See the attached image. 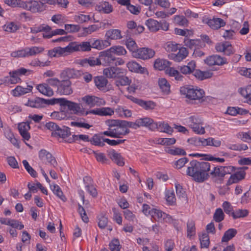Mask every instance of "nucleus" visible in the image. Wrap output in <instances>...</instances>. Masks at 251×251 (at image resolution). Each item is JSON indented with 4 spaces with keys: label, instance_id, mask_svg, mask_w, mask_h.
Returning a JSON list of instances; mask_svg holds the SVG:
<instances>
[{
    "label": "nucleus",
    "instance_id": "nucleus-1",
    "mask_svg": "<svg viewBox=\"0 0 251 251\" xmlns=\"http://www.w3.org/2000/svg\"><path fill=\"white\" fill-rule=\"evenodd\" d=\"M211 165L208 162H199L193 160L190 162L186 171L187 175L198 182H203L209 177Z\"/></svg>",
    "mask_w": 251,
    "mask_h": 251
},
{
    "label": "nucleus",
    "instance_id": "nucleus-2",
    "mask_svg": "<svg viewBox=\"0 0 251 251\" xmlns=\"http://www.w3.org/2000/svg\"><path fill=\"white\" fill-rule=\"evenodd\" d=\"M123 120H111L106 121L108 126V130L101 133V135H106L111 138H121L130 132L128 128L124 126Z\"/></svg>",
    "mask_w": 251,
    "mask_h": 251
},
{
    "label": "nucleus",
    "instance_id": "nucleus-3",
    "mask_svg": "<svg viewBox=\"0 0 251 251\" xmlns=\"http://www.w3.org/2000/svg\"><path fill=\"white\" fill-rule=\"evenodd\" d=\"M181 95L190 100H198L200 102L205 100V92L202 89L191 85H186L180 87Z\"/></svg>",
    "mask_w": 251,
    "mask_h": 251
},
{
    "label": "nucleus",
    "instance_id": "nucleus-4",
    "mask_svg": "<svg viewBox=\"0 0 251 251\" xmlns=\"http://www.w3.org/2000/svg\"><path fill=\"white\" fill-rule=\"evenodd\" d=\"M185 123L192 129L193 131L198 134L205 133L202 120L196 116H191L185 119Z\"/></svg>",
    "mask_w": 251,
    "mask_h": 251
},
{
    "label": "nucleus",
    "instance_id": "nucleus-5",
    "mask_svg": "<svg viewBox=\"0 0 251 251\" xmlns=\"http://www.w3.org/2000/svg\"><path fill=\"white\" fill-rule=\"evenodd\" d=\"M67 109L74 114L83 116L85 113V109L80 103H75L64 99L61 109Z\"/></svg>",
    "mask_w": 251,
    "mask_h": 251
},
{
    "label": "nucleus",
    "instance_id": "nucleus-6",
    "mask_svg": "<svg viewBox=\"0 0 251 251\" xmlns=\"http://www.w3.org/2000/svg\"><path fill=\"white\" fill-rule=\"evenodd\" d=\"M20 7L29 10L32 13L41 12L45 10L42 4L37 0H31L26 1H19Z\"/></svg>",
    "mask_w": 251,
    "mask_h": 251
},
{
    "label": "nucleus",
    "instance_id": "nucleus-7",
    "mask_svg": "<svg viewBox=\"0 0 251 251\" xmlns=\"http://www.w3.org/2000/svg\"><path fill=\"white\" fill-rule=\"evenodd\" d=\"M155 54V52L153 49L144 47L138 48V50L134 52L133 57L145 60L152 58Z\"/></svg>",
    "mask_w": 251,
    "mask_h": 251
},
{
    "label": "nucleus",
    "instance_id": "nucleus-8",
    "mask_svg": "<svg viewBox=\"0 0 251 251\" xmlns=\"http://www.w3.org/2000/svg\"><path fill=\"white\" fill-rule=\"evenodd\" d=\"M151 216L155 221L158 222L171 223L173 220L172 217L170 215L167 214L157 208L151 209Z\"/></svg>",
    "mask_w": 251,
    "mask_h": 251
},
{
    "label": "nucleus",
    "instance_id": "nucleus-9",
    "mask_svg": "<svg viewBox=\"0 0 251 251\" xmlns=\"http://www.w3.org/2000/svg\"><path fill=\"white\" fill-rule=\"evenodd\" d=\"M72 83L69 79H63L57 89V93L61 95H69L73 93Z\"/></svg>",
    "mask_w": 251,
    "mask_h": 251
},
{
    "label": "nucleus",
    "instance_id": "nucleus-10",
    "mask_svg": "<svg viewBox=\"0 0 251 251\" xmlns=\"http://www.w3.org/2000/svg\"><path fill=\"white\" fill-rule=\"evenodd\" d=\"M205 64L209 66L223 65L228 63L227 59L219 55H213L207 57L205 60Z\"/></svg>",
    "mask_w": 251,
    "mask_h": 251
},
{
    "label": "nucleus",
    "instance_id": "nucleus-11",
    "mask_svg": "<svg viewBox=\"0 0 251 251\" xmlns=\"http://www.w3.org/2000/svg\"><path fill=\"white\" fill-rule=\"evenodd\" d=\"M215 49L218 52H223L226 55H230L234 53L235 50L231 44L228 42L217 43L215 46Z\"/></svg>",
    "mask_w": 251,
    "mask_h": 251
},
{
    "label": "nucleus",
    "instance_id": "nucleus-12",
    "mask_svg": "<svg viewBox=\"0 0 251 251\" xmlns=\"http://www.w3.org/2000/svg\"><path fill=\"white\" fill-rule=\"evenodd\" d=\"M91 42L90 39L87 41L81 42H72L73 49L74 52L82 51L88 52L91 50Z\"/></svg>",
    "mask_w": 251,
    "mask_h": 251
},
{
    "label": "nucleus",
    "instance_id": "nucleus-13",
    "mask_svg": "<svg viewBox=\"0 0 251 251\" xmlns=\"http://www.w3.org/2000/svg\"><path fill=\"white\" fill-rule=\"evenodd\" d=\"M82 100L90 106L104 105L105 101L103 99L94 96H86L82 98Z\"/></svg>",
    "mask_w": 251,
    "mask_h": 251
},
{
    "label": "nucleus",
    "instance_id": "nucleus-14",
    "mask_svg": "<svg viewBox=\"0 0 251 251\" xmlns=\"http://www.w3.org/2000/svg\"><path fill=\"white\" fill-rule=\"evenodd\" d=\"M80 75V71L73 68H66L61 72L60 77L63 79H69L78 77Z\"/></svg>",
    "mask_w": 251,
    "mask_h": 251
},
{
    "label": "nucleus",
    "instance_id": "nucleus-15",
    "mask_svg": "<svg viewBox=\"0 0 251 251\" xmlns=\"http://www.w3.org/2000/svg\"><path fill=\"white\" fill-rule=\"evenodd\" d=\"M100 60H102L104 65L113 66L115 61V57L108 50L100 52Z\"/></svg>",
    "mask_w": 251,
    "mask_h": 251
},
{
    "label": "nucleus",
    "instance_id": "nucleus-16",
    "mask_svg": "<svg viewBox=\"0 0 251 251\" xmlns=\"http://www.w3.org/2000/svg\"><path fill=\"white\" fill-rule=\"evenodd\" d=\"M39 157L43 161L46 160L53 167H55L57 162L52 154L45 150H41L39 152Z\"/></svg>",
    "mask_w": 251,
    "mask_h": 251
},
{
    "label": "nucleus",
    "instance_id": "nucleus-17",
    "mask_svg": "<svg viewBox=\"0 0 251 251\" xmlns=\"http://www.w3.org/2000/svg\"><path fill=\"white\" fill-rule=\"evenodd\" d=\"M31 121H27L20 123L18 126L19 132L23 139L25 140H28L30 138V135L28 132L30 129V124Z\"/></svg>",
    "mask_w": 251,
    "mask_h": 251
},
{
    "label": "nucleus",
    "instance_id": "nucleus-18",
    "mask_svg": "<svg viewBox=\"0 0 251 251\" xmlns=\"http://www.w3.org/2000/svg\"><path fill=\"white\" fill-rule=\"evenodd\" d=\"M139 127L141 126H145L148 127L151 130L156 129V123L154 122L153 120L148 117L138 119Z\"/></svg>",
    "mask_w": 251,
    "mask_h": 251
},
{
    "label": "nucleus",
    "instance_id": "nucleus-19",
    "mask_svg": "<svg viewBox=\"0 0 251 251\" xmlns=\"http://www.w3.org/2000/svg\"><path fill=\"white\" fill-rule=\"evenodd\" d=\"M121 70L119 68L110 67L104 69L103 73L106 77L111 78L120 76Z\"/></svg>",
    "mask_w": 251,
    "mask_h": 251
},
{
    "label": "nucleus",
    "instance_id": "nucleus-20",
    "mask_svg": "<svg viewBox=\"0 0 251 251\" xmlns=\"http://www.w3.org/2000/svg\"><path fill=\"white\" fill-rule=\"evenodd\" d=\"M80 64L84 67L88 66L94 67L101 64L100 58H96L94 57H90L89 58H84L80 60Z\"/></svg>",
    "mask_w": 251,
    "mask_h": 251
},
{
    "label": "nucleus",
    "instance_id": "nucleus-21",
    "mask_svg": "<svg viewBox=\"0 0 251 251\" xmlns=\"http://www.w3.org/2000/svg\"><path fill=\"white\" fill-rule=\"evenodd\" d=\"M108 156L109 157L118 165L123 166L125 163L123 158L120 153L117 152L114 150H111L108 152Z\"/></svg>",
    "mask_w": 251,
    "mask_h": 251
},
{
    "label": "nucleus",
    "instance_id": "nucleus-22",
    "mask_svg": "<svg viewBox=\"0 0 251 251\" xmlns=\"http://www.w3.org/2000/svg\"><path fill=\"white\" fill-rule=\"evenodd\" d=\"M206 23L213 29H218L226 25V22L223 19L218 18L208 19Z\"/></svg>",
    "mask_w": 251,
    "mask_h": 251
},
{
    "label": "nucleus",
    "instance_id": "nucleus-23",
    "mask_svg": "<svg viewBox=\"0 0 251 251\" xmlns=\"http://www.w3.org/2000/svg\"><path fill=\"white\" fill-rule=\"evenodd\" d=\"M92 48L101 50L110 45V43L107 40H102L100 39H90Z\"/></svg>",
    "mask_w": 251,
    "mask_h": 251
},
{
    "label": "nucleus",
    "instance_id": "nucleus-24",
    "mask_svg": "<svg viewBox=\"0 0 251 251\" xmlns=\"http://www.w3.org/2000/svg\"><path fill=\"white\" fill-rule=\"evenodd\" d=\"M9 76H6L3 79L0 80V84L3 83L16 84L18 83L21 79L19 78L18 74L14 71L9 72Z\"/></svg>",
    "mask_w": 251,
    "mask_h": 251
},
{
    "label": "nucleus",
    "instance_id": "nucleus-25",
    "mask_svg": "<svg viewBox=\"0 0 251 251\" xmlns=\"http://www.w3.org/2000/svg\"><path fill=\"white\" fill-rule=\"evenodd\" d=\"M94 83L97 88L100 91H105L108 80L103 76H97L94 78Z\"/></svg>",
    "mask_w": 251,
    "mask_h": 251
},
{
    "label": "nucleus",
    "instance_id": "nucleus-26",
    "mask_svg": "<svg viewBox=\"0 0 251 251\" xmlns=\"http://www.w3.org/2000/svg\"><path fill=\"white\" fill-rule=\"evenodd\" d=\"M71 135L70 128L63 126V128H60L59 126L56 132L51 133V136L55 137H60L63 139H65Z\"/></svg>",
    "mask_w": 251,
    "mask_h": 251
},
{
    "label": "nucleus",
    "instance_id": "nucleus-27",
    "mask_svg": "<svg viewBox=\"0 0 251 251\" xmlns=\"http://www.w3.org/2000/svg\"><path fill=\"white\" fill-rule=\"evenodd\" d=\"M56 49L57 50L55 51L58 54V56H65L74 52L72 42H70L69 45L65 48L57 47Z\"/></svg>",
    "mask_w": 251,
    "mask_h": 251
},
{
    "label": "nucleus",
    "instance_id": "nucleus-28",
    "mask_svg": "<svg viewBox=\"0 0 251 251\" xmlns=\"http://www.w3.org/2000/svg\"><path fill=\"white\" fill-rule=\"evenodd\" d=\"M45 99L36 98L32 100H28L26 105L32 108H41L46 106Z\"/></svg>",
    "mask_w": 251,
    "mask_h": 251
},
{
    "label": "nucleus",
    "instance_id": "nucleus-29",
    "mask_svg": "<svg viewBox=\"0 0 251 251\" xmlns=\"http://www.w3.org/2000/svg\"><path fill=\"white\" fill-rule=\"evenodd\" d=\"M179 51L177 54H172L171 58L176 62H180L185 58L188 54V51L186 48L182 47L179 48Z\"/></svg>",
    "mask_w": 251,
    "mask_h": 251
},
{
    "label": "nucleus",
    "instance_id": "nucleus-30",
    "mask_svg": "<svg viewBox=\"0 0 251 251\" xmlns=\"http://www.w3.org/2000/svg\"><path fill=\"white\" fill-rule=\"evenodd\" d=\"M245 172L243 170H239L234 174L231 175L228 179V183L230 184L237 183L245 178Z\"/></svg>",
    "mask_w": 251,
    "mask_h": 251
},
{
    "label": "nucleus",
    "instance_id": "nucleus-31",
    "mask_svg": "<svg viewBox=\"0 0 251 251\" xmlns=\"http://www.w3.org/2000/svg\"><path fill=\"white\" fill-rule=\"evenodd\" d=\"M106 40H119L122 38L121 31L117 29H110L105 33Z\"/></svg>",
    "mask_w": 251,
    "mask_h": 251
},
{
    "label": "nucleus",
    "instance_id": "nucleus-32",
    "mask_svg": "<svg viewBox=\"0 0 251 251\" xmlns=\"http://www.w3.org/2000/svg\"><path fill=\"white\" fill-rule=\"evenodd\" d=\"M32 86L30 85H28L26 88L18 86L12 90V94L14 97H19L30 92L32 91Z\"/></svg>",
    "mask_w": 251,
    "mask_h": 251
},
{
    "label": "nucleus",
    "instance_id": "nucleus-33",
    "mask_svg": "<svg viewBox=\"0 0 251 251\" xmlns=\"http://www.w3.org/2000/svg\"><path fill=\"white\" fill-rule=\"evenodd\" d=\"M37 89L41 93L48 97H51L53 95L52 89L47 84H39L37 85Z\"/></svg>",
    "mask_w": 251,
    "mask_h": 251
},
{
    "label": "nucleus",
    "instance_id": "nucleus-34",
    "mask_svg": "<svg viewBox=\"0 0 251 251\" xmlns=\"http://www.w3.org/2000/svg\"><path fill=\"white\" fill-rule=\"evenodd\" d=\"M196 67V62L194 61H191L188 63L187 65L180 66L178 69L181 73L186 75L192 73L195 70Z\"/></svg>",
    "mask_w": 251,
    "mask_h": 251
},
{
    "label": "nucleus",
    "instance_id": "nucleus-35",
    "mask_svg": "<svg viewBox=\"0 0 251 251\" xmlns=\"http://www.w3.org/2000/svg\"><path fill=\"white\" fill-rule=\"evenodd\" d=\"M126 66L131 72L144 73L145 70V68L142 67L138 63L133 61L127 63Z\"/></svg>",
    "mask_w": 251,
    "mask_h": 251
},
{
    "label": "nucleus",
    "instance_id": "nucleus-36",
    "mask_svg": "<svg viewBox=\"0 0 251 251\" xmlns=\"http://www.w3.org/2000/svg\"><path fill=\"white\" fill-rule=\"evenodd\" d=\"M169 61L162 59H157L154 63V67L158 70H163L170 66Z\"/></svg>",
    "mask_w": 251,
    "mask_h": 251
},
{
    "label": "nucleus",
    "instance_id": "nucleus-37",
    "mask_svg": "<svg viewBox=\"0 0 251 251\" xmlns=\"http://www.w3.org/2000/svg\"><path fill=\"white\" fill-rule=\"evenodd\" d=\"M108 50L112 54H114L118 56L124 55L127 53L125 48L119 45L113 46Z\"/></svg>",
    "mask_w": 251,
    "mask_h": 251
},
{
    "label": "nucleus",
    "instance_id": "nucleus-38",
    "mask_svg": "<svg viewBox=\"0 0 251 251\" xmlns=\"http://www.w3.org/2000/svg\"><path fill=\"white\" fill-rule=\"evenodd\" d=\"M146 25L151 31L156 32L159 30V22L154 19H150L147 20Z\"/></svg>",
    "mask_w": 251,
    "mask_h": 251
},
{
    "label": "nucleus",
    "instance_id": "nucleus-39",
    "mask_svg": "<svg viewBox=\"0 0 251 251\" xmlns=\"http://www.w3.org/2000/svg\"><path fill=\"white\" fill-rule=\"evenodd\" d=\"M158 85L162 91L165 94H168L170 92V85L165 78H161L158 81Z\"/></svg>",
    "mask_w": 251,
    "mask_h": 251
},
{
    "label": "nucleus",
    "instance_id": "nucleus-40",
    "mask_svg": "<svg viewBox=\"0 0 251 251\" xmlns=\"http://www.w3.org/2000/svg\"><path fill=\"white\" fill-rule=\"evenodd\" d=\"M157 129L158 131L162 132H165L169 134H172L173 132V128L171 127L167 123H156Z\"/></svg>",
    "mask_w": 251,
    "mask_h": 251
},
{
    "label": "nucleus",
    "instance_id": "nucleus-41",
    "mask_svg": "<svg viewBox=\"0 0 251 251\" xmlns=\"http://www.w3.org/2000/svg\"><path fill=\"white\" fill-rule=\"evenodd\" d=\"M115 112L121 117H130L132 115L131 110L126 109L125 107L118 106L115 109Z\"/></svg>",
    "mask_w": 251,
    "mask_h": 251
},
{
    "label": "nucleus",
    "instance_id": "nucleus-42",
    "mask_svg": "<svg viewBox=\"0 0 251 251\" xmlns=\"http://www.w3.org/2000/svg\"><path fill=\"white\" fill-rule=\"evenodd\" d=\"M25 49L27 57L36 55L42 52L44 50V48L43 47L36 46L30 48H26Z\"/></svg>",
    "mask_w": 251,
    "mask_h": 251
},
{
    "label": "nucleus",
    "instance_id": "nucleus-43",
    "mask_svg": "<svg viewBox=\"0 0 251 251\" xmlns=\"http://www.w3.org/2000/svg\"><path fill=\"white\" fill-rule=\"evenodd\" d=\"M194 75L198 79L202 80L210 78L212 76V73L208 71H201L198 70L195 72Z\"/></svg>",
    "mask_w": 251,
    "mask_h": 251
},
{
    "label": "nucleus",
    "instance_id": "nucleus-44",
    "mask_svg": "<svg viewBox=\"0 0 251 251\" xmlns=\"http://www.w3.org/2000/svg\"><path fill=\"white\" fill-rule=\"evenodd\" d=\"M50 188L53 193L56 195L57 197H58L63 201H66L67 199L65 196L63 195L60 187L58 185L53 184L50 186Z\"/></svg>",
    "mask_w": 251,
    "mask_h": 251
},
{
    "label": "nucleus",
    "instance_id": "nucleus-45",
    "mask_svg": "<svg viewBox=\"0 0 251 251\" xmlns=\"http://www.w3.org/2000/svg\"><path fill=\"white\" fill-rule=\"evenodd\" d=\"M237 231L234 228H230L225 232L222 237V242H227L234 237L237 234Z\"/></svg>",
    "mask_w": 251,
    "mask_h": 251
},
{
    "label": "nucleus",
    "instance_id": "nucleus-46",
    "mask_svg": "<svg viewBox=\"0 0 251 251\" xmlns=\"http://www.w3.org/2000/svg\"><path fill=\"white\" fill-rule=\"evenodd\" d=\"M126 45L127 48L132 53V55L134 56V53L138 50V46L136 42L131 38H128L126 42Z\"/></svg>",
    "mask_w": 251,
    "mask_h": 251
},
{
    "label": "nucleus",
    "instance_id": "nucleus-47",
    "mask_svg": "<svg viewBox=\"0 0 251 251\" xmlns=\"http://www.w3.org/2000/svg\"><path fill=\"white\" fill-rule=\"evenodd\" d=\"M50 116L53 119L57 120H64L67 117L65 110L60 108V111H54L51 113Z\"/></svg>",
    "mask_w": 251,
    "mask_h": 251
},
{
    "label": "nucleus",
    "instance_id": "nucleus-48",
    "mask_svg": "<svg viewBox=\"0 0 251 251\" xmlns=\"http://www.w3.org/2000/svg\"><path fill=\"white\" fill-rule=\"evenodd\" d=\"M166 73L171 76H174L175 79L177 80H181L183 76L180 73L174 68L169 67L166 70Z\"/></svg>",
    "mask_w": 251,
    "mask_h": 251
},
{
    "label": "nucleus",
    "instance_id": "nucleus-49",
    "mask_svg": "<svg viewBox=\"0 0 251 251\" xmlns=\"http://www.w3.org/2000/svg\"><path fill=\"white\" fill-rule=\"evenodd\" d=\"M164 48L167 52H174L176 51L179 47L178 44L175 42L168 41L164 44Z\"/></svg>",
    "mask_w": 251,
    "mask_h": 251
},
{
    "label": "nucleus",
    "instance_id": "nucleus-50",
    "mask_svg": "<svg viewBox=\"0 0 251 251\" xmlns=\"http://www.w3.org/2000/svg\"><path fill=\"white\" fill-rule=\"evenodd\" d=\"M139 105L145 109L149 110L153 109L156 106V104L152 101H146L141 99Z\"/></svg>",
    "mask_w": 251,
    "mask_h": 251
},
{
    "label": "nucleus",
    "instance_id": "nucleus-51",
    "mask_svg": "<svg viewBox=\"0 0 251 251\" xmlns=\"http://www.w3.org/2000/svg\"><path fill=\"white\" fill-rule=\"evenodd\" d=\"M187 236L191 237L196 234L195 224L193 220L188 221L187 224Z\"/></svg>",
    "mask_w": 251,
    "mask_h": 251
},
{
    "label": "nucleus",
    "instance_id": "nucleus-52",
    "mask_svg": "<svg viewBox=\"0 0 251 251\" xmlns=\"http://www.w3.org/2000/svg\"><path fill=\"white\" fill-rule=\"evenodd\" d=\"M249 214V211L246 209H238L234 211L232 216L233 219L244 218L247 216Z\"/></svg>",
    "mask_w": 251,
    "mask_h": 251
},
{
    "label": "nucleus",
    "instance_id": "nucleus-53",
    "mask_svg": "<svg viewBox=\"0 0 251 251\" xmlns=\"http://www.w3.org/2000/svg\"><path fill=\"white\" fill-rule=\"evenodd\" d=\"M200 241L201 243V248H207L208 247L210 241L209 237L207 233H203L201 235H200Z\"/></svg>",
    "mask_w": 251,
    "mask_h": 251
},
{
    "label": "nucleus",
    "instance_id": "nucleus-54",
    "mask_svg": "<svg viewBox=\"0 0 251 251\" xmlns=\"http://www.w3.org/2000/svg\"><path fill=\"white\" fill-rule=\"evenodd\" d=\"M50 30H51V28L50 26L48 25H42L38 26L31 28V32L33 33H37L42 31L48 32L50 31Z\"/></svg>",
    "mask_w": 251,
    "mask_h": 251
},
{
    "label": "nucleus",
    "instance_id": "nucleus-55",
    "mask_svg": "<svg viewBox=\"0 0 251 251\" xmlns=\"http://www.w3.org/2000/svg\"><path fill=\"white\" fill-rule=\"evenodd\" d=\"M99 10L100 12H103L105 14H109L112 12V6L108 2H104L100 6L98 7Z\"/></svg>",
    "mask_w": 251,
    "mask_h": 251
},
{
    "label": "nucleus",
    "instance_id": "nucleus-56",
    "mask_svg": "<svg viewBox=\"0 0 251 251\" xmlns=\"http://www.w3.org/2000/svg\"><path fill=\"white\" fill-rule=\"evenodd\" d=\"M165 151L167 153L174 155L186 154L184 150L179 148H168Z\"/></svg>",
    "mask_w": 251,
    "mask_h": 251
},
{
    "label": "nucleus",
    "instance_id": "nucleus-57",
    "mask_svg": "<svg viewBox=\"0 0 251 251\" xmlns=\"http://www.w3.org/2000/svg\"><path fill=\"white\" fill-rule=\"evenodd\" d=\"M222 168H223V166L214 167V169L209 173V174L213 177H223L224 174Z\"/></svg>",
    "mask_w": 251,
    "mask_h": 251
},
{
    "label": "nucleus",
    "instance_id": "nucleus-58",
    "mask_svg": "<svg viewBox=\"0 0 251 251\" xmlns=\"http://www.w3.org/2000/svg\"><path fill=\"white\" fill-rule=\"evenodd\" d=\"M89 142L95 146L103 147L105 145V142H103V140L101 141L100 136L98 134H95L91 139H89Z\"/></svg>",
    "mask_w": 251,
    "mask_h": 251
},
{
    "label": "nucleus",
    "instance_id": "nucleus-59",
    "mask_svg": "<svg viewBox=\"0 0 251 251\" xmlns=\"http://www.w3.org/2000/svg\"><path fill=\"white\" fill-rule=\"evenodd\" d=\"M225 214L220 208H217L213 215V219L215 222L219 223L224 219Z\"/></svg>",
    "mask_w": 251,
    "mask_h": 251
},
{
    "label": "nucleus",
    "instance_id": "nucleus-60",
    "mask_svg": "<svg viewBox=\"0 0 251 251\" xmlns=\"http://www.w3.org/2000/svg\"><path fill=\"white\" fill-rule=\"evenodd\" d=\"M174 23L179 25L187 26L188 21L184 16L176 15L174 18Z\"/></svg>",
    "mask_w": 251,
    "mask_h": 251
},
{
    "label": "nucleus",
    "instance_id": "nucleus-61",
    "mask_svg": "<svg viewBox=\"0 0 251 251\" xmlns=\"http://www.w3.org/2000/svg\"><path fill=\"white\" fill-rule=\"evenodd\" d=\"M185 46L191 49H196V47L199 45L200 43L199 40H194L186 39L184 41Z\"/></svg>",
    "mask_w": 251,
    "mask_h": 251
},
{
    "label": "nucleus",
    "instance_id": "nucleus-62",
    "mask_svg": "<svg viewBox=\"0 0 251 251\" xmlns=\"http://www.w3.org/2000/svg\"><path fill=\"white\" fill-rule=\"evenodd\" d=\"M23 164L27 172L33 177L37 176L36 172L29 165L28 162L26 160L23 161Z\"/></svg>",
    "mask_w": 251,
    "mask_h": 251
},
{
    "label": "nucleus",
    "instance_id": "nucleus-63",
    "mask_svg": "<svg viewBox=\"0 0 251 251\" xmlns=\"http://www.w3.org/2000/svg\"><path fill=\"white\" fill-rule=\"evenodd\" d=\"M98 226L101 229H104L107 226L108 218L104 215L98 217Z\"/></svg>",
    "mask_w": 251,
    "mask_h": 251
},
{
    "label": "nucleus",
    "instance_id": "nucleus-64",
    "mask_svg": "<svg viewBox=\"0 0 251 251\" xmlns=\"http://www.w3.org/2000/svg\"><path fill=\"white\" fill-rule=\"evenodd\" d=\"M239 92L247 100L251 96V85H248L244 88H240Z\"/></svg>",
    "mask_w": 251,
    "mask_h": 251
}]
</instances>
